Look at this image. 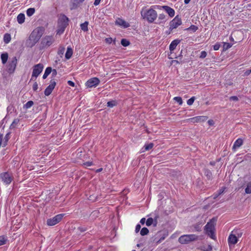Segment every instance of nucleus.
Here are the masks:
<instances>
[{"label": "nucleus", "instance_id": "1", "mask_svg": "<svg viewBox=\"0 0 251 251\" xmlns=\"http://www.w3.org/2000/svg\"><path fill=\"white\" fill-rule=\"evenodd\" d=\"M44 32L42 27H39L34 29L30 34L28 41V46L32 47L34 46L42 37Z\"/></svg>", "mask_w": 251, "mask_h": 251}, {"label": "nucleus", "instance_id": "2", "mask_svg": "<svg viewBox=\"0 0 251 251\" xmlns=\"http://www.w3.org/2000/svg\"><path fill=\"white\" fill-rule=\"evenodd\" d=\"M215 222L216 220L212 219L208 222L204 226L205 233L212 239H216V236L215 235Z\"/></svg>", "mask_w": 251, "mask_h": 251}, {"label": "nucleus", "instance_id": "3", "mask_svg": "<svg viewBox=\"0 0 251 251\" xmlns=\"http://www.w3.org/2000/svg\"><path fill=\"white\" fill-rule=\"evenodd\" d=\"M68 18L64 15L60 17L58 22V29L57 33L59 34H62L66 26L68 25Z\"/></svg>", "mask_w": 251, "mask_h": 251}, {"label": "nucleus", "instance_id": "4", "mask_svg": "<svg viewBox=\"0 0 251 251\" xmlns=\"http://www.w3.org/2000/svg\"><path fill=\"white\" fill-rule=\"evenodd\" d=\"M198 239L199 236L196 234H185L179 237L178 242L181 244H187Z\"/></svg>", "mask_w": 251, "mask_h": 251}, {"label": "nucleus", "instance_id": "5", "mask_svg": "<svg viewBox=\"0 0 251 251\" xmlns=\"http://www.w3.org/2000/svg\"><path fill=\"white\" fill-rule=\"evenodd\" d=\"M142 16L144 17V19H146L149 23H152L156 19L157 14L155 10L151 8L143 14L142 13Z\"/></svg>", "mask_w": 251, "mask_h": 251}, {"label": "nucleus", "instance_id": "6", "mask_svg": "<svg viewBox=\"0 0 251 251\" xmlns=\"http://www.w3.org/2000/svg\"><path fill=\"white\" fill-rule=\"evenodd\" d=\"M17 57L15 56L10 58L8 61L6 65V68L7 71L9 74H13L15 72L17 64Z\"/></svg>", "mask_w": 251, "mask_h": 251}, {"label": "nucleus", "instance_id": "7", "mask_svg": "<svg viewBox=\"0 0 251 251\" xmlns=\"http://www.w3.org/2000/svg\"><path fill=\"white\" fill-rule=\"evenodd\" d=\"M0 178L5 185H8L13 180L14 177L12 174L4 172L0 174Z\"/></svg>", "mask_w": 251, "mask_h": 251}, {"label": "nucleus", "instance_id": "8", "mask_svg": "<svg viewBox=\"0 0 251 251\" xmlns=\"http://www.w3.org/2000/svg\"><path fill=\"white\" fill-rule=\"evenodd\" d=\"M54 42V39L52 35H46L42 39L41 45L43 48H46L50 46Z\"/></svg>", "mask_w": 251, "mask_h": 251}, {"label": "nucleus", "instance_id": "9", "mask_svg": "<svg viewBox=\"0 0 251 251\" xmlns=\"http://www.w3.org/2000/svg\"><path fill=\"white\" fill-rule=\"evenodd\" d=\"M43 68L44 65L41 63L34 65L33 67L31 79H32L34 77L36 79L42 72Z\"/></svg>", "mask_w": 251, "mask_h": 251}, {"label": "nucleus", "instance_id": "10", "mask_svg": "<svg viewBox=\"0 0 251 251\" xmlns=\"http://www.w3.org/2000/svg\"><path fill=\"white\" fill-rule=\"evenodd\" d=\"M63 216L64 214H58L52 218L48 219L47 221V224L49 226H54L62 220Z\"/></svg>", "mask_w": 251, "mask_h": 251}, {"label": "nucleus", "instance_id": "11", "mask_svg": "<svg viewBox=\"0 0 251 251\" xmlns=\"http://www.w3.org/2000/svg\"><path fill=\"white\" fill-rule=\"evenodd\" d=\"M182 24L181 19L178 16L175 17V18L170 22V31L168 34L170 33L173 29L177 28L178 26L181 25Z\"/></svg>", "mask_w": 251, "mask_h": 251}, {"label": "nucleus", "instance_id": "12", "mask_svg": "<svg viewBox=\"0 0 251 251\" xmlns=\"http://www.w3.org/2000/svg\"><path fill=\"white\" fill-rule=\"evenodd\" d=\"M100 80L97 77H93L88 79L85 83L87 87L92 88L97 87L100 83Z\"/></svg>", "mask_w": 251, "mask_h": 251}, {"label": "nucleus", "instance_id": "13", "mask_svg": "<svg viewBox=\"0 0 251 251\" xmlns=\"http://www.w3.org/2000/svg\"><path fill=\"white\" fill-rule=\"evenodd\" d=\"M56 85V82L54 80L51 79L50 82V85L46 88L44 91V94L46 96H49L54 89Z\"/></svg>", "mask_w": 251, "mask_h": 251}, {"label": "nucleus", "instance_id": "14", "mask_svg": "<svg viewBox=\"0 0 251 251\" xmlns=\"http://www.w3.org/2000/svg\"><path fill=\"white\" fill-rule=\"evenodd\" d=\"M237 237L231 232L228 238V243L229 246L234 245L238 242Z\"/></svg>", "mask_w": 251, "mask_h": 251}, {"label": "nucleus", "instance_id": "15", "mask_svg": "<svg viewBox=\"0 0 251 251\" xmlns=\"http://www.w3.org/2000/svg\"><path fill=\"white\" fill-rule=\"evenodd\" d=\"M85 0H71L70 9L71 10L76 9L79 5L82 3Z\"/></svg>", "mask_w": 251, "mask_h": 251}, {"label": "nucleus", "instance_id": "16", "mask_svg": "<svg viewBox=\"0 0 251 251\" xmlns=\"http://www.w3.org/2000/svg\"><path fill=\"white\" fill-rule=\"evenodd\" d=\"M162 8L171 17H173L175 16V11L174 9L168 6H163Z\"/></svg>", "mask_w": 251, "mask_h": 251}, {"label": "nucleus", "instance_id": "17", "mask_svg": "<svg viewBox=\"0 0 251 251\" xmlns=\"http://www.w3.org/2000/svg\"><path fill=\"white\" fill-rule=\"evenodd\" d=\"M116 24L120 26H122L125 28H127L129 26V24L126 22L125 20L119 18L116 21Z\"/></svg>", "mask_w": 251, "mask_h": 251}, {"label": "nucleus", "instance_id": "18", "mask_svg": "<svg viewBox=\"0 0 251 251\" xmlns=\"http://www.w3.org/2000/svg\"><path fill=\"white\" fill-rule=\"evenodd\" d=\"M180 42V40L179 39H175L173 40L169 46V50L171 51L174 50L177 45Z\"/></svg>", "mask_w": 251, "mask_h": 251}, {"label": "nucleus", "instance_id": "19", "mask_svg": "<svg viewBox=\"0 0 251 251\" xmlns=\"http://www.w3.org/2000/svg\"><path fill=\"white\" fill-rule=\"evenodd\" d=\"M207 118L205 116H196L193 117L192 118L190 119L189 120L191 122L193 123H198L201 121H204L206 120Z\"/></svg>", "mask_w": 251, "mask_h": 251}, {"label": "nucleus", "instance_id": "20", "mask_svg": "<svg viewBox=\"0 0 251 251\" xmlns=\"http://www.w3.org/2000/svg\"><path fill=\"white\" fill-rule=\"evenodd\" d=\"M73 51L71 47H68L67 51L65 53V58L66 59H69L73 55Z\"/></svg>", "mask_w": 251, "mask_h": 251}, {"label": "nucleus", "instance_id": "21", "mask_svg": "<svg viewBox=\"0 0 251 251\" xmlns=\"http://www.w3.org/2000/svg\"><path fill=\"white\" fill-rule=\"evenodd\" d=\"M243 140L241 138H238L234 143L233 149H237L239 148L243 144Z\"/></svg>", "mask_w": 251, "mask_h": 251}, {"label": "nucleus", "instance_id": "22", "mask_svg": "<svg viewBox=\"0 0 251 251\" xmlns=\"http://www.w3.org/2000/svg\"><path fill=\"white\" fill-rule=\"evenodd\" d=\"M17 22L19 24H22L25 22V16L23 13L19 14L17 17Z\"/></svg>", "mask_w": 251, "mask_h": 251}, {"label": "nucleus", "instance_id": "23", "mask_svg": "<svg viewBox=\"0 0 251 251\" xmlns=\"http://www.w3.org/2000/svg\"><path fill=\"white\" fill-rule=\"evenodd\" d=\"M8 58V54L7 52L3 53L0 55L1 62L3 64H5L7 61Z\"/></svg>", "mask_w": 251, "mask_h": 251}, {"label": "nucleus", "instance_id": "24", "mask_svg": "<svg viewBox=\"0 0 251 251\" xmlns=\"http://www.w3.org/2000/svg\"><path fill=\"white\" fill-rule=\"evenodd\" d=\"M158 21L157 24L164 23L166 21V16L164 14H160L159 15Z\"/></svg>", "mask_w": 251, "mask_h": 251}, {"label": "nucleus", "instance_id": "25", "mask_svg": "<svg viewBox=\"0 0 251 251\" xmlns=\"http://www.w3.org/2000/svg\"><path fill=\"white\" fill-rule=\"evenodd\" d=\"M52 71V69L51 67H47L45 71V73L43 75V78L44 79H46L48 76L50 74Z\"/></svg>", "mask_w": 251, "mask_h": 251}, {"label": "nucleus", "instance_id": "26", "mask_svg": "<svg viewBox=\"0 0 251 251\" xmlns=\"http://www.w3.org/2000/svg\"><path fill=\"white\" fill-rule=\"evenodd\" d=\"M11 35L9 33H5L3 36V41L5 44L9 43L11 41Z\"/></svg>", "mask_w": 251, "mask_h": 251}, {"label": "nucleus", "instance_id": "27", "mask_svg": "<svg viewBox=\"0 0 251 251\" xmlns=\"http://www.w3.org/2000/svg\"><path fill=\"white\" fill-rule=\"evenodd\" d=\"M88 24H89V23H88V22H87V21L80 24L81 29L84 31H87L88 30Z\"/></svg>", "mask_w": 251, "mask_h": 251}, {"label": "nucleus", "instance_id": "28", "mask_svg": "<svg viewBox=\"0 0 251 251\" xmlns=\"http://www.w3.org/2000/svg\"><path fill=\"white\" fill-rule=\"evenodd\" d=\"M19 121L20 120L19 119H15L10 126V129L15 128L19 124Z\"/></svg>", "mask_w": 251, "mask_h": 251}, {"label": "nucleus", "instance_id": "29", "mask_svg": "<svg viewBox=\"0 0 251 251\" xmlns=\"http://www.w3.org/2000/svg\"><path fill=\"white\" fill-rule=\"evenodd\" d=\"M35 9L34 8H29L26 10V15L28 17H30L35 13Z\"/></svg>", "mask_w": 251, "mask_h": 251}, {"label": "nucleus", "instance_id": "30", "mask_svg": "<svg viewBox=\"0 0 251 251\" xmlns=\"http://www.w3.org/2000/svg\"><path fill=\"white\" fill-rule=\"evenodd\" d=\"M7 241V238L6 236H0V246L5 244Z\"/></svg>", "mask_w": 251, "mask_h": 251}, {"label": "nucleus", "instance_id": "31", "mask_svg": "<svg viewBox=\"0 0 251 251\" xmlns=\"http://www.w3.org/2000/svg\"><path fill=\"white\" fill-rule=\"evenodd\" d=\"M194 229H192V231H201V224H197L193 226Z\"/></svg>", "mask_w": 251, "mask_h": 251}, {"label": "nucleus", "instance_id": "32", "mask_svg": "<svg viewBox=\"0 0 251 251\" xmlns=\"http://www.w3.org/2000/svg\"><path fill=\"white\" fill-rule=\"evenodd\" d=\"M34 104V102L32 100L27 101L23 106L24 108L28 109L30 108Z\"/></svg>", "mask_w": 251, "mask_h": 251}, {"label": "nucleus", "instance_id": "33", "mask_svg": "<svg viewBox=\"0 0 251 251\" xmlns=\"http://www.w3.org/2000/svg\"><path fill=\"white\" fill-rule=\"evenodd\" d=\"M149 229L147 227H143L140 231V234L142 236L147 235L149 233Z\"/></svg>", "mask_w": 251, "mask_h": 251}, {"label": "nucleus", "instance_id": "34", "mask_svg": "<svg viewBox=\"0 0 251 251\" xmlns=\"http://www.w3.org/2000/svg\"><path fill=\"white\" fill-rule=\"evenodd\" d=\"M245 193L246 194L251 193V182L247 183V187L245 189Z\"/></svg>", "mask_w": 251, "mask_h": 251}, {"label": "nucleus", "instance_id": "35", "mask_svg": "<svg viewBox=\"0 0 251 251\" xmlns=\"http://www.w3.org/2000/svg\"><path fill=\"white\" fill-rule=\"evenodd\" d=\"M232 232L234 233L235 235L237 237V238L241 237L242 235V232L240 230H234L232 231Z\"/></svg>", "mask_w": 251, "mask_h": 251}, {"label": "nucleus", "instance_id": "36", "mask_svg": "<svg viewBox=\"0 0 251 251\" xmlns=\"http://www.w3.org/2000/svg\"><path fill=\"white\" fill-rule=\"evenodd\" d=\"M121 43L124 47H127L130 44L129 42L126 39H122Z\"/></svg>", "mask_w": 251, "mask_h": 251}, {"label": "nucleus", "instance_id": "37", "mask_svg": "<svg viewBox=\"0 0 251 251\" xmlns=\"http://www.w3.org/2000/svg\"><path fill=\"white\" fill-rule=\"evenodd\" d=\"M153 147V144L152 143H151L150 144L145 145L144 148L145 151H149Z\"/></svg>", "mask_w": 251, "mask_h": 251}, {"label": "nucleus", "instance_id": "38", "mask_svg": "<svg viewBox=\"0 0 251 251\" xmlns=\"http://www.w3.org/2000/svg\"><path fill=\"white\" fill-rule=\"evenodd\" d=\"M117 102L115 100L109 101L107 103V106L109 107H113V106H115Z\"/></svg>", "mask_w": 251, "mask_h": 251}, {"label": "nucleus", "instance_id": "39", "mask_svg": "<svg viewBox=\"0 0 251 251\" xmlns=\"http://www.w3.org/2000/svg\"><path fill=\"white\" fill-rule=\"evenodd\" d=\"M153 220L152 218H148L146 222V224L147 226H149L153 224Z\"/></svg>", "mask_w": 251, "mask_h": 251}, {"label": "nucleus", "instance_id": "40", "mask_svg": "<svg viewBox=\"0 0 251 251\" xmlns=\"http://www.w3.org/2000/svg\"><path fill=\"white\" fill-rule=\"evenodd\" d=\"M174 100L176 101L179 104L181 105L182 104V100L180 97H176L174 98Z\"/></svg>", "mask_w": 251, "mask_h": 251}, {"label": "nucleus", "instance_id": "41", "mask_svg": "<svg viewBox=\"0 0 251 251\" xmlns=\"http://www.w3.org/2000/svg\"><path fill=\"white\" fill-rule=\"evenodd\" d=\"M204 174L209 179H210L212 176V173L209 170H205L204 171Z\"/></svg>", "mask_w": 251, "mask_h": 251}, {"label": "nucleus", "instance_id": "42", "mask_svg": "<svg viewBox=\"0 0 251 251\" xmlns=\"http://www.w3.org/2000/svg\"><path fill=\"white\" fill-rule=\"evenodd\" d=\"M198 27L197 26L195 25H191L189 28H187V30H191L194 32H195L198 30Z\"/></svg>", "mask_w": 251, "mask_h": 251}, {"label": "nucleus", "instance_id": "43", "mask_svg": "<svg viewBox=\"0 0 251 251\" xmlns=\"http://www.w3.org/2000/svg\"><path fill=\"white\" fill-rule=\"evenodd\" d=\"M195 97H192L191 98L189 99L187 101V103L188 105H192L194 100H195Z\"/></svg>", "mask_w": 251, "mask_h": 251}, {"label": "nucleus", "instance_id": "44", "mask_svg": "<svg viewBox=\"0 0 251 251\" xmlns=\"http://www.w3.org/2000/svg\"><path fill=\"white\" fill-rule=\"evenodd\" d=\"M207 52L205 51H202L201 52L199 57L201 59H203L206 57Z\"/></svg>", "mask_w": 251, "mask_h": 251}, {"label": "nucleus", "instance_id": "45", "mask_svg": "<svg viewBox=\"0 0 251 251\" xmlns=\"http://www.w3.org/2000/svg\"><path fill=\"white\" fill-rule=\"evenodd\" d=\"M65 51V48L62 47L59 49L58 50V54L62 56V55L64 54Z\"/></svg>", "mask_w": 251, "mask_h": 251}, {"label": "nucleus", "instance_id": "46", "mask_svg": "<svg viewBox=\"0 0 251 251\" xmlns=\"http://www.w3.org/2000/svg\"><path fill=\"white\" fill-rule=\"evenodd\" d=\"M167 235L168 234H164L163 236H162L158 241H157V243H160L163 240H164L165 239Z\"/></svg>", "mask_w": 251, "mask_h": 251}, {"label": "nucleus", "instance_id": "47", "mask_svg": "<svg viewBox=\"0 0 251 251\" xmlns=\"http://www.w3.org/2000/svg\"><path fill=\"white\" fill-rule=\"evenodd\" d=\"M38 85L36 82H35L33 85L32 89L34 91H36L38 89Z\"/></svg>", "mask_w": 251, "mask_h": 251}, {"label": "nucleus", "instance_id": "48", "mask_svg": "<svg viewBox=\"0 0 251 251\" xmlns=\"http://www.w3.org/2000/svg\"><path fill=\"white\" fill-rule=\"evenodd\" d=\"M92 165H93V162H90V161L86 162L83 163V165L85 167L91 166Z\"/></svg>", "mask_w": 251, "mask_h": 251}, {"label": "nucleus", "instance_id": "49", "mask_svg": "<svg viewBox=\"0 0 251 251\" xmlns=\"http://www.w3.org/2000/svg\"><path fill=\"white\" fill-rule=\"evenodd\" d=\"M229 100H230L237 101L239 99L237 96H231L229 98Z\"/></svg>", "mask_w": 251, "mask_h": 251}, {"label": "nucleus", "instance_id": "50", "mask_svg": "<svg viewBox=\"0 0 251 251\" xmlns=\"http://www.w3.org/2000/svg\"><path fill=\"white\" fill-rule=\"evenodd\" d=\"M220 47V45L217 43L213 46V49L215 50H218Z\"/></svg>", "mask_w": 251, "mask_h": 251}, {"label": "nucleus", "instance_id": "51", "mask_svg": "<svg viewBox=\"0 0 251 251\" xmlns=\"http://www.w3.org/2000/svg\"><path fill=\"white\" fill-rule=\"evenodd\" d=\"M141 229V226L139 224H137L135 227V231L136 233H138Z\"/></svg>", "mask_w": 251, "mask_h": 251}, {"label": "nucleus", "instance_id": "52", "mask_svg": "<svg viewBox=\"0 0 251 251\" xmlns=\"http://www.w3.org/2000/svg\"><path fill=\"white\" fill-rule=\"evenodd\" d=\"M105 42L108 43V44H111L113 41V39L111 37H109V38H107L105 39Z\"/></svg>", "mask_w": 251, "mask_h": 251}, {"label": "nucleus", "instance_id": "53", "mask_svg": "<svg viewBox=\"0 0 251 251\" xmlns=\"http://www.w3.org/2000/svg\"><path fill=\"white\" fill-rule=\"evenodd\" d=\"M225 187H222L221 189H220L218 191V195H221L222 194H223L224 193V192L225 191Z\"/></svg>", "mask_w": 251, "mask_h": 251}, {"label": "nucleus", "instance_id": "54", "mask_svg": "<svg viewBox=\"0 0 251 251\" xmlns=\"http://www.w3.org/2000/svg\"><path fill=\"white\" fill-rule=\"evenodd\" d=\"M67 83L69 85H70L72 87H75V83L71 80L68 81Z\"/></svg>", "mask_w": 251, "mask_h": 251}, {"label": "nucleus", "instance_id": "55", "mask_svg": "<svg viewBox=\"0 0 251 251\" xmlns=\"http://www.w3.org/2000/svg\"><path fill=\"white\" fill-rule=\"evenodd\" d=\"M78 229L80 231V232H84L86 230V228L85 227H79L78 228Z\"/></svg>", "mask_w": 251, "mask_h": 251}, {"label": "nucleus", "instance_id": "56", "mask_svg": "<svg viewBox=\"0 0 251 251\" xmlns=\"http://www.w3.org/2000/svg\"><path fill=\"white\" fill-rule=\"evenodd\" d=\"M99 212L97 211H94L92 212L91 214V216H97V215L98 214Z\"/></svg>", "mask_w": 251, "mask_h": 251}, {"label": "nucleus", "instance_id": "57", "mask_svg": "<svg viewBox=\"0 0 251 251\" xmlns=\"http://www.w3.org/2000/svg\"><path fill=\"white\" fill-rule=\"evenodd\" d=\"M100 0H95V1H94V4L95 5V6H97V5H98L100 2Z\"/></svg>", "mask_w": 251, "mask_h": 251}, {"label": "nucleus", "instance_id": "58", "mask_svg": "<svg viewBox=\"0 0 251 251\" xmlns=\"http://www.w3.org/2000/svg\"><path fill=\"white\" fill-rule=\"evenodd\" d=\"M251 73V69L247 70L245 72V75H249Z\"/></svg>", "mask_w": 251, "mask_h": 251}, {"label": "nucleus", "instance_id": "59", "mask_svg": "<svg viewBox=\"0 0 251 251\" xmlns=\"http://www.w3.org/2000/svg\"><path fill=\"white\" fill-rule=\"evenodd\" d=\"M146 219L145 218H143L140 220V223L142 225H144L145 223Z\"/></svg>", "mask_w": 251, "mask_h": 251}, {"label": "nucleus", "instance_id": "60", "mask_svg": "<svg viewBox=\"0 0 251 251\" xmlns=\"http://www.w3.org/2000/svg\"><path fill=\"white\" fill-rule=\"evenodd\" d=\"M220 195H218V192H217V193H215V194H214L213 195V198L214 199H216V198H217Z\"/></svg>", "mask_w": 251, "mask_h": 251}, {"label": "nucleus", "instance_id": "61", "mask_svg": "<svg viewBox=\"0 0 251 251\" xmlns=\"http://www.w3.org/2000/svg\"><path fill=\"white\" fill-rule=\"evenodd\" d=\"M56 74H57L56 70H55V69L53 70H52V75H56Z\"/></svg>", "mask_w": 251, "mask_h": 251}, {"label": "nucleus", "instance_id": "62", "mask_svg": "<svg viewBox=\"0 0 251 251\" xmlns=\"http://www.w3.org/2000/svg\"><path fill=\"white\" fill-rule=\"evenodd\" d=\"M190 1H191V0H184V2L185 4H188Z\"/></svg>", "mask_w": 251, "mask_h": 251}, {"label": "nucleus", "instance_id": "63", "mask_svg": "<svg viewBox=\"0 0 251 251\" xmlns=\"http://www.w3.org/2000/svg\"><path fill=\"white\" fill-rule=\"evenodd\" d=\"M102 170V168H100V169H99L96 170V172L97 173H99V172H101Z\"/></svg>", "mask_w": 251, "mask_h": 251}, {"label": "nucleus", "instance_id": "64", "mask_svg": "<svg viewBox=\"0 0 251 251\" xmlns=\"http://www.w3.org/2000/svg\"><path fill=\"white\" fill-rule=\"evenodd\" d=\"M208 123L210 125H212L213 124V121H212V120L208 121Z\"/></svg>", "mask_w": 251, "mask_h": 251}]
</instances>
